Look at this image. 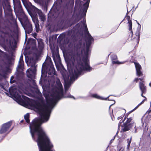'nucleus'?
Segmentation results:
<instances>
[{
  "instance_id": "f257e3e1",
  "label": "nucleus",
  "mask_w": 151,
  "mask_h": 151,
  "mask_svg": "<svg viewBox=\"0 0 151 151\" xmlns=\"http://www.w3.org/2000/svg\"><path fill=\"white\" fill-rule=\"evenodd\" d=\"M52 93L50 96L44 94L47 105L43 101L39 103L35 101H30L27 97L22 95V97L18 91L13 93L16 101L19 104L26 107H30L31 109L38 113L41 118L35 119L30 125V132L32 138L37 142L39 151H55L52 150L53 145L45 132L40 127L43 123L48 121L51 108L55 101L63 96L62 86H51Z\"/></svg>"
},
{
  "instance_id": "f03ea898",
  "label": "nucleus",
  "mask_w": 151,
  "mask_h": 151,
  "mask_svg": "<svg viewBox=\"0 0 151 151\" xmlns=\"http://www.w3.org/2000/svg\"><path fill=\"white\" fill-rule=\"evenodd\" d=\"M84 63L82 64H78L76 66V68L74 70V72L73 70L72 71V73H70V75H73V76L79 74L83 70H86L89 71L92 70V68L90 67L88 63V59H86L83 61Z\"/></svg>"
},
{
  "instance_id": "7ed1b4c3",
  "label": "nucleus",
  "mask_w": 151,
  "mask_h": 151,
  "mask_svg": "<svg viewBox=\"0 0 151 151\" xmlns=\"http://www.w3.org/2000/svg\"><path fill=\"white\" fill-rule=\"evenodd\" d=\"M132 120V118L127 119L126 121L124 123L123 125L122 126V129L123 131H127L132 127L135 126V123Z\"/></svg>"
},
{
  "instance_id": "20e7f679",
  "label": "nucleus",
  "mask_w": 151,
  "mask_h": 151,
  "mask_svg": "<svg viewBox=\"0 0 151 151\" xmlns=\"http://www.w3.org/2000/svg\"><path fill=\"white\" fill-rule=\"evenodd\" d=\"M12 122H9L3 125L0 129V134H3L9 132V129L11 125Z\"/></svg>"
},
{
  "instance_id": "39448f33",
  "label": "nucleus",
  "mask_w": 151,
  "mask_h": 151,
  "mask_svg": "<svg viewBox=\"0 0 151 151\" xmlns=\"http://www.w3.org/2000/svg\"><path fill=\"white\" fill-rule=\"evenodd\" d=\"M87 40H88V42H86L87 46L86 48V49H84L83 51L84 52L85 54L86 55H87L89 52V49L88 47V45H89L91 44V42L93 41V38L91 36L89 33L88 32L87 35Z\"/></svg>"
},
{
  "instance_id": "423d86ee",
  "label": "nucleus",
  "mask_w": 151,
  "mask_h": 151,
  "mask_svg": "<svg viewBox=\"0 0 151 151\" xmlns=\"http://www.w3.org/2000/svg\"><path fill=\"white\" fill-rule=\"evenodd\" d=\"M45 64L47 65H51L50 69L49 72H48V73L50 75H53L55 74V70L52 64V62L50 58H47L45 62Z\"/></svg>"
},
{
  "instance_id": "0eeeda50",
  "label": "nucleus",
  "mask_w": 151,
  "mask_h": 151,
  "mask_svg": "<svg viewBox=\"0 0 151 151\" xmlns=\"http://www.w3.org/2000/svg\"><path fill=\"white\" fill-rule=\"evenodd\" d=\"M14 9L15 12H19L22 10L20 1L19 0H13Z\"/></svg>"
},
{
  "instance_id": "6e6552de",
  "label": "nucleus",
  "mask_w": 151,
  "mask_h": 151,
  "mask_svg": "<svg viewBox=\"0 0 151 151\" xmlns=\"http://www.w3.org/2000/svg\"><path fill=\"white\" fill-rule=\"evenodd\" d=\"M134 63L136 70L137 74L138 76H140L142 75V73L140 71L141 68V66L138 63Z\"/></svg>"
},
{
  "instance_id": "1a4fd4ad",
  "label": "nucleus",
  "mask_w": 151,
  "mask_h": 151,
  "mask_svg": "<svg viewBox=\"0 0 151 151\" xmlns=\"http://www.w3.org/2000/svg\"><path fill=\"white\" fill-rule=\"evenodd\" d=\"M128 20V24H129V30L130 31L129 35L131 36V37H132L133 35L132 32V24L131 21L130 20V18L129 17H127Z\"/></svg>"
},
{
  "instance_id": "9d476101",
  "label": "nucleus",
  "mask_w": 151,
  "mask_h": 151,
  "mask_svg": "<svg viewBox=\"0 0 151 151\" xmlns=\"http://www.w3.org/2000/svg\"><path fill=\"white\" fill-rule=\"evenodd\" d=\"M139 86L142 92V93L141 94V96L143 97H145L143 96L142 94L144 93H145L146 91V87L144 86V84L143 83L141 82L139 83Z\"/></svg>"
},
{
  "instance_id": "9b49d317",
  "label": "nucleus",
  "mask_w": 151,
  "mask_h": 151,
  "mask_svg": "<svg viewBox=\"0 0 151 151\" xmlns=\"http://www.w3.org/2000/svg\"><path fill=\"white\" fill-rule=\"evenodd\" d=\"M37 13L39 14L40 19L42 21H44L45 20V15L42 13L41 11L37 10Z\"/></svg>"
},
{
  "instance_id": "f8f14e48",
  "label": "nucleus",
  "mask_w": 151,
  "mask_h": 151,
  "mask_svg": "<svg viewBox=\"0 0 151 151\" xmlns=\"http://www.w3.org/2000/svg\"><path fill=\"white\" fill-rule=\"evenodd\" d=\"M91 96L93 98L101 100H106L107 99V98H103L102 97L99 96L96 94H93Z\"/></svg>"
},
{
  "instance_id": "ddd939ff",
  "label": "nucleus",
  "mask_w": 151,
  "mask_h": 151,
  "mask_svg": "<svg viewBox=\"0 0 151 151\" xmlns=\"http://www.w3.org/2000/svg\"><path fill=\"white\" fill-rule=\"evenodd\" d=\"M27 75L28 77H30V75L34 73V72L32 70V69L29 68L27 71Z\"/></svg>"
},
{
  "instance_id": "4468645a",
  "label": "nucleus",
  "mask_w": 151,
  "mask_h": 151,
  "mask_svg": "<svg viewBox=\"0 0 151 151\" xmlns=\"http://www.w3.org/2000/svg\"><path fill=\"white\" fill-rule=\"evenodd\" d=\"M135 35L136 37L134 38V39L136 40L137 42H138L139 38V31H137ZM133 39H134V38H133Z\"/></svg>"
},
{
  "instance_id": "2eb2a0df",
  "label": "nucleus",
  "mask_w": 151,
  "mask_h": 151,
  "mask_svg": "<svg viewBox=\"0 0 151 151\" xmlns=\"http://www.w3.org/2000/svg\"><path fill=\"white\" fill-rule=\"evenodd\" d=\"M112 63L113 64H120L124 63L123 62H119V61L116 60V59L114 60L113 58H112Z\"/></svg>"
},
{
  "instance_id": "dca6fc26",
  "label": "nucleus",
  "mask_w": 151,
  "mask_h": 151,
  "mask_svg": "<svg viewBox=\"0 0 151 151\" xmlns=\"http://www.w3.org/2000/svg\"><path fill=\"white\" fill-rule=\"evenodd\" d=\"M24 119L27 123L29 122V113L27 114L24 116Z\"/></svg>"
},
{
  "instance_id": "f3484780",
  "label": "nucleus",
  "mask_w": 151,
  "mask_h": 151,
  "mask_svg": "<svg viewBox=\"0 0 151 151\" xmlns=\"http://www.w3.org/2000/svg\"><path fill=\"white\" fill-rule=\"evenodd\" d=\"M23 62L21 58H20L19 61V65H18V67L19 68H21L23 66Z\"/></svg>"
},
{
  "instance_id": "a211bd4d",
  "label": "nucleus",
  "mask_w": 151,
  "mask_h": 151,
  "mask_svg": "<svg viewBox=\"0 0 151 151\" xmlns=\"http://www.w3.org/2000/svg\"><path fill=\"white\" fill-rule=\"evenodd\" d=\"M32 18L33 21L35 23V24L38 23V20L37 17H32Z\"/></svg>"
},
{
  "instance_id": "6ab92c4d",
  "label": "nucleus",
  "mask_w": 151,
  "mask_h": 151,
  "mask_svg": "<svg viewBox=\"0 0 151 151\" xmlns=\"http://www.w3.org/2000/svg\"><path fill=\"white\" fill-rule=\"evenodd\" d=\"M127 143L128 145H127V149L128 150L129 149V147L130 145V143L131 142V138L130 139H128L127 140Z\"/></svg>"
},
{
  "instance_id": "aec40b11",
  "label": "nucleus",
  "mask_w": 151,
  "mask_h": 151,
  "mask_svg": "<svg viewBox=\"0 0 151 151\" xmlns=\"http://www.w3.org/2000/svg\"><path fill=\"white\" fill-rule=\"evenodd\" d=\"M35 27L36 31L37 32H39L40 30V26L39 23L35 24Z\"/></svg>"
},
{
  "instance_id": "412c9836",
  "label": "nucleus",
  "mask_w": 151,
  "mask_h": 151,
  "mask_svg": "<svg viewBox=\"0 0 151 151\" xmlns=\"http://www.w3.org/2000/svg\"><path fill=\"white\" fill-rule=\"evenodd\" d=\"M84 11L86 12L87 10V9L88 8V2H87L84 5Z\"/></svg>"
},
{
  "instance_id": "4be33fe9",
  "label": "nucleus",
  "mask_w": 151,
  "mask_h": 151,
  "mask_svg": "<svg viewBox=\"0 0 151 151\" xmlns=\"http://www.w3.org/2000/svg\"><path fill=\"white\" fill-rule=\"evenodd\" d=\"M27 31H28L29 33H30L32 30V25L31 24H29V27L28 29L27 28Z\"/></svg>"
},
{
  "instance_id": "5701e85b",
  "label": "nucleus",
  "mask_w": 151,
  "mask_h": 151,
  "mask_svg": "<svg viewBox=\"0 0 151 151\" xmlns=\"http://www.w3.org/2000/svg\"><path fill=\"white\" fill-rule=\"evenodd\" d=\"M69 87L68 85L66 83V81H65V90L67 89Z\"/></svg>"
},
{
  "instance_id": "b1692460",
  "label": "nucleus",
  "mask_w": 151,
  "mask_h": 151,
  "mask_svg": "<svg viewBox=\"0 0 151 151\" xmlns=\"http://www.w3.org/2000/svg\"><path fill=\"white\" fill-rule=\"evenodd\" d=\"M145 99L143 100L139 104L138 106L135 108V109H136L141 104H143L144 103V102L145 101Z\"/></svg>"
},
{
  "instance_id": "393cba45",
  "label": "nucleus",
  "mask_w": 151,
  "mask_h": 151,
  "mask_svg": "<svg viewBox=\"0 0 151 151\" xmlns=\"http://www.w3.org/2000/svg\"><path fill=\"white\" fill-rule=\"evenodd\" d=\"M113 58L114 60L117 59V56L115 55H113L111 57V58Z\"/></svg>"
},
{
  "instance_id": "a878e982",
  "label": "nucleus",
  "mask_w": 151,
  "mask_h": 151,
  "mask_svg": "<svg viewBox=\"0 0 151 151\" xmlns=\"http://www.w3.org/2000/svg\"><path fill=\"white\" fill-rule=\"evenodd\" d=\"M23 3V4H24V5H25V4H26V1L25 0H22Z\"/></svg>"
},
{
  "instance_id": "bb28decb",
  "label": "nucleus",
  "mask_w": 151,
  "mask_h": 151,
  "mask_svg": "<svg viewBox=\"0 0 151 151\" xmlns=\"http://www.w3.org/2000/svg\"><path fill=\"white\" fill-rule=\"evenodd\" d=\"M33 36L35 37H35L36 36V33H35L33 34Z\"/></svg>"
},
{
  "instance_id": "cd10ccee",
  "label": "nucleus",
  "mask_w": 151,
  "mask_h": 151,
  "mask_svg": "<svg viewBox=\"0 0 151 151\" xmlns=\"http://www.w3.org/2000/svg\"><path fill=\"white\" fill-rule=\"evenodd\" d=\"M138 79H139L137 78L135 79L134 81H137L138 80Z\"/></svg>"
},
{
  "instance_id": "c85d7f7f",
  "label": "nucleus",
  "mask_w": 151,
  "mask_h": 151,
  "mask_svg": "<svg viewBox=\"0 0 151 151\" xmlns=\"http://www.w3.org/2000/svg\"><path fill=\"white\" fill-rule=\"evenodd\" d=\"M67 97H70V98H72V97L71 96H67Z\"/></svg>"
},
{
  "instance_id": "c756f323",
  "label": "nucleus",
  "mask_w": 151,
  "mask_h": 151,
  "mask_svg": "<svg viewBox=\"0 0 151 151\" xmlns=\"http://www.w3.org/2000/svg\"><path fill=\"white\" fill-rule=\"evenodd\" d=\"M149 86L151 87V83H149Z\"/></svg>"
},
{
  "instance_id": "7c9ffc66",
  "label": "nucleus",
  "mask_w": 151,
  "mask_h": 151,
  "mask_svg": "<svg viewBox=\"0 0 151 151\" xmlns=\"http://www.w3.org/2000/svg\"><path fill=\"white\" fill-rule=\"evenodd\" d=\"M120 119V117H118V119Z\"/></svg>"
},
{
  "instance_id": "2f4dec72",
  "label": "nucleus",
  "mask_w": 151,
  "mask_h": 151,
  "mask_svg": "<svg viewBox=\"0 0 151 151\" xmlns=\"http://www.w3.org/2000/svg\"><path fill=\"white\" fill-rule=\"evenodd\" d=\"M23 120H22L21 121V122H23Z\"/></svg>"
},
{
  "instance_id": "473e14b6",
  "label": "nucleus",
  "mask_w": 151,
  "mask_h": 151,
  "mask_svg": "<svg viewBox=\"0 0 151 151\" xmlns=\"http://www.w3.org/2000/svg\"><path fill=\"white\" fill-rule=\"evenodd\" d=\"M139 79L140 80H142V79L141 78H139Z\"/></svg>"
},
{
  "instance_id": "72a5a7b5",
  "label": "nucleus",
  "mask_w": 151,
  "mask_h": 151,
  "mask_svg": "<svg viewBox=\"0 0 151 151\" xmlns=\"http://www.w3.org/2000/svg\"><path fill=\"white\" fill-rule=\"evenodd\" d=\"M111 117L112 119H113V118L112 117V116H111Z\"/></svg>"
},
{
  "instance_id": "f704fd0d",
  "label": "nucleus",
  "mask_w": 151,
  "mask_h": 151,
  "mask_svg": "<svg viewBox=\"0 0 151 151\" xmlns=\"http://www.w3.org/2000/svg\"><path fill=\"white\" fill-rule=\"evenodd\" d=\"M111 105L110 106V107H109V108H110V107H111Z\"/></svg>"
},
{
  "instance_id": "c9c22d12",
  "label": "nucleus",
  "mask_w": 151,
  "mask_h": 151,
  "mask_svg": "<svg viewBox=\"0 0 151 151\" xmlns=\"http://www.w3.org/2000/svg\"><path fill=\"white\" fill-rule=\"evenodd\" d=\"M12 79V78H11V79Z\"/></svg>"
},
{
  "instance_id": "e433bc0d",
  "label": "nucleus",
  "mask_w": 151,
  "mask_h": 151,
  "mask_svg": "<svg viewBox=\"0 0 151 151\" xmlns=\"http://www.w3.org/2000/svg\"><path fill=\"white\" fill-rule=\"evenodd\" d=\"M150 3H151V2Z\"/></svg>"
}]
</instances>
